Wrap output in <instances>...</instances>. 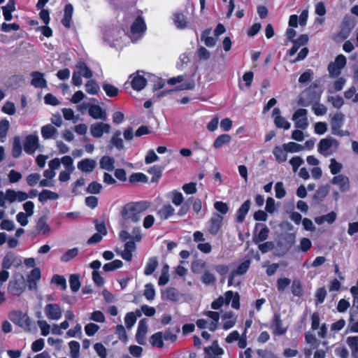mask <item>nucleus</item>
<instances>
[{"label":"nucleus","mask_w":358,"mask_h":358,"mask_svg":"<svg viewBox=\"0 0 358 358\" xmlns=\"http://www.w3.org/2000/svg\"><path fill=\"white\" fill-rule=\"evenodd\" d=\"M150 206V203L146 201L128 203L122 208V216L125 220L136 223L141 220V213Z\"/></svg>","instance_id":"nucleus-1"},{"label":"nucleus","mask_w":358,"mask_h":358,"mask_svg":"<svg viewBox=\"0 0 358 358\" xmlns=\"http://www.w3.org/2000/svg\"><path fill=\"white\" fill-rule=\"evenodd\" d=\"M225 297L220 296L211 303V308L214 310L220 309L224 303L229 305L231 302V307L234 309L240 308V295L238 292L233 291H227L224 294Z\"/></svg>","instance_id":"nucleus-2"},{"label":"nucleus","mask_w":358,"mask_h":358,"mask_svg":"<svg viewBox=\"0 0 358 358\" xmlns=\"http://www.w3.org/2000/svg\"><path fill=\"white\" fill-rule=\"evenodd\" d=\"M8 317L18 327L25 330L31 329V320L27 313H24L21 310H13L9 313Z\"/></svg>","instance_id":"nucleus-3"},{"label":"nucleus","mask_w":358,"mask_h":358,"mask_svg":"<svg viewBox=\"0 0 358 358\" xmlns=\"http://www.w3.org/2000/svg\"><path fill=\"white\" fill-rule=\"evenodd\" d=\"M347 63L346 57L343 55H338L334 62H330L327 69L331 77L336 78L341 74V70Z\"/></svg>","instance_id":"nucleus-4"},{"label":"nucleus","mask_w":358,"mask_h":358,"mask_svg":"<svg viewBox=\"0 0 358 358\" xmlns=\"http://www.w3.org/2000/svg\"><path fill=\"white\" fill-rule=\"evenodd\" d=\"M332 146H334L336 149L338 148L339 143L336 139L331 137L322 138L318 143L317 151L320 154L327 157L332 153L328 152Z\"/></svg>","instance_id":"nucleus-5"},{"label":"nucleus","mask_w":358,"mask_h":358,"mask_svg":"<svg viewBox=\"0 0 358 358\" xmlns=\"http://www.w3.org/2000/svg\"><path fill=\"white\" fill-rule=\"evenodd\" d=\"M250 260L246 259L241 263L235 269L232 270L228 278V287L234 285V278L237 275H243L247 273L250 266Z\"/></svg>","instance_id":"nucleus-6"},{"label":"nucleus","mask_w":358,"mask_h":358,"mask_svg":"<svg viewBox=\"0 0 358 358\" xmlns=\"http://www.w3.org/2000/svg\"><path fill=\"white\" fill-rule=\"evenodd\" d=\"M308 111L304 108L297 109L292 116V120L295 121V127L298 129H306L308 126L307 118Z\"/></svg>","instance_id":"nucleus-7"},{"label":"nucleus","mask_w":358,"mask_h":358,"mask_svg":"<svg viewBox=\"0 0 358 358\" xmlns=\"http://www.w3.org/2000/svg\"><path fill=\"white\" fill-rule=\"evenodd\" d=\"M44 310L45 315L49 320H58L62 316V308L57 303H48Z\"/></svg>","instance_id":"nucleus-8"},{"label":"nucleus","mask_w":358,"mask_h":358,"mask_svg":"<svg viewBox=\"0 0 358 358\" xmlns=\"http://www.w3.org/2000/svg\"><path fill=\"white\" fill-rule=\"evenodd\" d=\"M110 125L103 122H96L90 126V133L94 138H101L104 133L110 131Z\"/></svg>","instance_id":"nucleus-9"},{"label":"nucleus","mask_w":358,"mask_h":358,"mask_svg":"<svg viewBox=\"0 0 358 358\" xmlns=\"http://www.w3.org/2000/svg\"><path fill=\"white\" fill-rule=\"evenodd\" d=\"M86 106L88 107V114L93 119L103 121L106 120V112L99 105L87 103Z\"/></svg>","instance_id":"nucleus-10"},{"label":"nucleus","mask_w":358,"mask_h":358,"mask_svg":"<svg viewBox=\"0 0 358 358\" xmlns=\"http://www.w3.org/2000/svg\"><path fill=\"white\" fill-rule=\"evenodd\" d=\"M271 328L275 335H283L287 332V327L283 326L281 315L279 313H274L271 321Z\"/></svg>","instance_id":"nucleus-11"},{"label":"nucleus","mask_w":358,"mask_h":358,"mask_svg":"<svg viewBox=\"0 0 358 358\" xmlns=\"http://www.w3.org/2000/svg\"><path fill=\"white\" fill-rule=\"evenodd\" d=\"M38 147V138L36 135H28L24 143V150L26 153L32 155Z\"/></svg>","instance_id":"nucleus-12"},{"label":"nucleus","mask_w":358,"mask_h":358,"mask_svg":"<svg viewBox=\"0 0 358 358\" xmlns=\"http://www.w3.org/2000/svg\"><path fill=\"white\" fill-rule=\"evenodd\" d=\"M223 221V217L219 214H214L208 222V231L212 235L219 232Z\"/></svg>","instance_id":"nucleus-13"},{"label":"nucleus","mask_w":358,"mask_h":358,"mask_svg":"<svg viewBox=\"0 0 358 358\" xmlns=\"http://www.w3.org/2000/svg\"><path fill=\"white\" fill-rule=\"evenodd\" d=\"M203 350L206 358H217L224 354V350L219 346L217 340L213 341L210 346L205 347Z\"/></svg>","instance_id":"nucleus-14"},{"label":"nucleus","mask_w":358,"mask_h":358,"mask_svg":"<svg viewBox=\"0 0 358 358\" xmlns=\"http://www.w3.org/2000/svg\"><path fill=\"white\" fill-rule=\"evenodd\" d=\"M20 264L21 260L16 257L15 254L13 252H8L2 260L1 267L3 269H9L12 266L17 267Z\"/></svg>","instance_id":"nucleus-15"},{"label":"nucleus","mask_w":358,"mask_h":358,"mask_svg":"<svg viewBox=\"0 0 358 358\" xmlns=\"http://www.w3.org/2000/svg\"><path fill=\"white\" fill-rule=\"evenodd\" d=\"M147 29L146 23L142 15H138L131 25V32L138 34L145 32Z\"/></svg>","instance_id":"nucleus-16"},{"label":"nucleus","mask_w":358,"mask_h":358,"mask_svg":"<svg viewBox=\"0 0 358 358\" xmlns=\"http://www.w3.org/2000/svg\"><path fill=\"white\" fill-rule=\"evenodd\" d=\"M148 331V326L145 319H142L138 322L137 331L136 334V342L140 345L145 344V335Z\"/></svg>","instance_id":"nucleus-17"},{"label":"nucleus","mask_w":358,"mask_h":358,"mask_svg":"<svg viewBox=\"0 0 358 358\" xmlns=\"http://www.w3.org/2000/svg\"><path fill=\"white\" fill-rule=\"evenodd\" d=\"M139 71H137L136 73H134L130 76L131 85L134 90L141 91L145 88L147 85V80L144 78L143 76L138 74Z\"/></svg>","instance_id":"nucleus-18"},{"label":"nucleus","mask_w":358,"mask_h":358,"mask_svg":"<svg viewBox=\"0 0 358 358\" xmlns=\"http://www.w3.org/2000/svg\"><path fill=\"white\" fill-rule=\"evenodd\" d=\"M331 183L334 185H338L339 189L342 192H345L350 189V180L349 178L344 175L335 176L331 179Z\"/></svg>","instance_id":"nucleus-19"},{"label":"nucleus","mask_w":358,"mask_h":358,"mask_svg":"<svg viewBox=\"0 0 358 358\" xmlns=\"http://www.w3.org/2000/svg\"><path fill=\"white\" fill-rule=\"evenodd\" d=\"M251 202L249 199L243 202V203L238 209L236 215V222L242 223L245 220V216L250 210Z\"/></svg>","instance_id":"nucleus-20"},{"label":"nucleus","mask_w":358,"mask_h":358,"mask_svg":"<svg viewBox=\"0 0 358 358\" xmlns=\"http://www.w3.org/2000/svg\"><path fill=\"white\" fill-rule=\"evenodd\" d=\"M345 115L342 113H336L331 118L330 124L331 133L339 130L343 124Z\"/></svg>","instance_id":"nucleus-21"},{"label":"nucleus","mask_w":358,"mask_h":358,"mask_svg":"<svg viewBox=\"0 0 358 358\" xmlns=\"http://www.w3.org/2000/svg\"><path fill=\"white\" fill-rule=\"evenodd\" d=\"M31 76L32 77L31 83L35 87L43 88L47 86V82L43 77V73L39 71H33Z\"/></svg>","instance_id":"nucleus-22"},{"label":"nucleus","mask_w":358,"mask_h":358,"mask_svg":"<svg viewBox=\"0 0 358 358\" xmlns=\"http://www.w3.org/2000/svg\"><path fill=\"white\" fill-rule=\"evenodd\" d=\"M96 166V162L92 159L86 158L78 163V169L83 172H92Z\"/></svg>","instance_id":"nucleus-23"},{"label":"nucleus","mask_w":358,"mask_h":358,"mask_svg":"<svg viewBox=\"0 0 358 358\" xmlns=\"http://www.w3.org/2000/svg\"><path fill=\"white\" fill-rule=\"evenodd\" d=\"M121 131L120 130L116 131L112 136L109 147L111 148L115 147L117 150L120 151L124 150V142L122 138H120Z\"/></svg>","instance_id":"nucleus-24"},{"label":"nucleus","mask_w":358,"mask_h":358,"mask_svg":"<svg viewBox=\"0 0 358 358\" xmlns=\"http://www.w3.org/2000/svg\"><path fill=\"white\" fill-rule=\"evenodd\" d=\"M64 13L62 20V24L66 28H70L71 25V19L73 12V7L71 3H67L64 7Z\"/></svg>","instance_id":"nucleus-25"},{"label":"nucleus","mask_w":358,"mask_h":358,"mask_svg":"<svg viewBox=\"0 0 358 358\" xmlns=\"http://www.w3.org/2000/svg\"><path fill=\"white\" fill-rule=\"evenodd\" d=\"M173 20L178 29H183L187 26V17L181 12H176L173 15Z\"/></svg>","instance_id":"nucleus-26"},{"label":"nucleus","mask_w":358,"mask_h":358,"mask_svg":"<svg viewBox=\"0 0 358 358\" xmlns=\"http://www.w3.org/2000/svg\"><path fill=\"white\" fill-rule=\"evenodd\" d=\"M259 226H260V224H256L255 229H257ZM261 226L262 227V228L260 229L259 233L257 234L254 235L253 239L255 243L264 241L268 237V228L265 224H261Z\"/></svg>","instance_id":"nucleus-27"},{"label":"nucleus","mask_w":358,"mask_h":358,"mask_svg":"<svg viewBox=\"0 0 358 358\" xmlns=\"http://www.w3.org/2000/svg\"><path fill=\"white\" fill-rule=\"evenodd\" d=\"M115 160L113 157L103 156L99 161L100 168L108 171H112L115 167Z\"/></svg>","instance_id":"nucleus-28"},{"label":"nucleus","mask_w":358,"mask_h":358,"mask_svg":"<svg viewBox=\"0 0 358 358\" xmlns=\"http://www.w3.org/2000/svg\"><path fill=\"white\" fill-rule=\"evenodd\" d=\"M141 311L136 310V312H129L124 317V322L127 329L131 328L136 323L137 317L141 316Z\"/></svg>","instance_id":"nucleus-29"},{"label":"nucleus","mask_w":358,"mask_h":358,"mask_svg":"<svg viewBox=\"0 0 358 358\" xmlns=\"http://www.w3.org/2000/svg\"><path fill=\"white\" fill-rule=\"evenodd\" d=\"M174 213L175 209L171 204H165L157 211V215L162 220H168Z\"/></svg>","instance_id":"nucleus-30"},{"label":"nucleus","mask_w":358,"mask_h":358,"mask_svg":"<svg viewBox=\"0 0 358 358\" xmlns=\"http://www.w3.org/2000/svg\"><path fill=\"white\" fill-rule=\"evenodd\" d=\"M36 230L38 233L42 232L43 234H48L50 231V227L47 223V217L41 216L36 222Z\"/></svg>","instance_id":"nucleus-31"},{"label":"nucleus","mask_w":358,"mask_h":358,"mask_svg":"<svg viewBox=\"0 0 358 358\" xmlns=\"http://www.w3.org/2000/svg\"><path fill=\"white\" fill-rule=\"evenodd\" d=\"M158 264V260L156 257L149 258L144 269V274L145 275H152L157 268Z\"/></svg>","instance_id":"nucleus-32"},{"label":"nucleus","mask_w":358,"mask_h":358,"mask_svg":"<svg viewBox=\"0 0 358 358\" xmlns=\"http://www.w3.org/2000/svg\"><path fill=\"white\" fill-rule=\"evenodd\" d=\"M76 67L78 70V73L84 78L90 79L93 76L92 70L84 62H78Z\"/></svg>","instance_id":"nucleus-33"},{"label":"nucleus","mask_w":358,"mask_h":358,"mask_svg":"<svg viewBox=\"0 0 358 358\" xmlns=\"http://www.w3.org/2000/svg\"><path fill=\"white\" fill-rule=\"evenodd\" d=\"M222 319L224 320L222 327L225 330L232 328L236 323V319L234 318V314L231 311L226 312L223 315Z\"/></svg>","instance_id":"nucleus-34"},{"label":"nucleus","mask_w":358,"mask_h":358,"mask_svg":"<svg viewBox=\"0 0 358 358\" xmlns=\"http://www.w3.org/2000/svg\"><path fill=\"white\" fill-rule=\"evenodd\" d=\"M194 88V82H192V81H191V82H185V83H182L179 86L176 87L175 89L162 92L159 94V96H165V95H166L168 94H170L172 92H174V91H176V90H193Z\"/></svg>","instance_id":"nucleus-35"},{"label":"nucleus","mask_w":358,"mask_h":358,"mask_svg":"<svg viewBox=\"0 0 358 358\" xmlns=\"http://www.w3.org/2000/svg\"><path fill=\"white\" fill-rule=\"evenodd\" d=\"M164 168L162 166L154 165L149 168L148 172L152 175L151 178L152 182H157L162 176Z\"/></svg>","instance_id":"nucleus-36"},{"label":"nucleus","mask_w":358,"mask_h":358,"mask_svg":"<svg viewBox=\"0 0 358 358\" xmlns=\"http://www.w3.org/2000/svg\"><path fill=\"white\" fill-rule=\"evenodd\" d=\"M150 344L153 347L162 348L164 347V338L163 333L162 331H158L153 334L150 338Z\"/></svg>","instance_id":"nucleus-37"},{"label":"nucleus","mask_w":358,"mask_h":358,"mask_svg":"<svg viewBox=\"0 0 358 358\" xmlns=\"http://www.w3.org/2000/svg\"><path fill=\"white\" fill-rule=\"evenodd\" d=\"M57 130L52 124H46L41 128V135L44 139H50L54 137Z\"/></svg>","instance_id":"nucleus-38"},{"label":"nucleus","mask_w":358,"mask_h":358,"mask_svg":"<svg viewBox=\"0 0 358 358\" xmlns=\"http://www.w3.org/2000/svg\"><path fill=\"white\" fill-rule=\"evenodd\" d=\"M59 198V195L57 193L52 192L48 189H43L38 194V201L40 202H44L48 199L55 200Z\"/></svg>","instance_id":"nucleus-39"},{"label":"nucleus","mask_w":358,"mask_h":358,"mask_svg":"<svg viewBox=\"0 0 358 358\" xmlns=\"http://www.w3.org/2000/svg\"><path fill=\"white\" fill-rule=\"evenodd\" d=\"M291 291L292 294L295 296L301 297L303 296V289L301 282L299 279H294L292 282Z\"/></svg>","instance_id":"nucleus-40"},{"label":"nucleus","mask_w":358,"mask_h":358,"mask_svg":"<svg viewBox=\"0 0 358 358\" xmlns=\"http://www.w3.org/2000/svg\"><path fill=\"white\" fill-rule=\"evenodd\" d=\"M273 153L278 162L282 163L287 160V151L284 147L282 148L280 146H275L273 148Z\"/></svg>","instance_id":"nucleus-41"},{"label":"nucleus","mask_w":358,"mask_h":358,"mask_svg":"<svg viewBox=\"0 0 358 358\" xmlns=\"http://www.w3.org/2000/svg\"><path fill=\"white\" fill-rule=\"evenodd\" d=\"M231 141V136L224 134L218 136L213 143V147L216 149L222 148L224 145L229 143Z\"/></svg>","instance_id":"nucleus-42"},{"label":"nucleus","mask_w":358,"mask_h":358,"mask_svg":"<svg viewBox=\"0 0 358 358\" xmlns=\"http://www.w3.org/2000/svg\"><path fill=\"white\" fill-rule=\"evenodd\" d=\"M201 280L205 285H212L216 282L217 279L214 273L206 270L203 272Z\"/></svg>","instance_id":"nucleus-43"},{"label":"nucleus","mask_w":358,"mask_h":358,"mask_svg":"<svg viewBox=\"0 0 358 358\" xmlns=\"http://www.w3.org/2000/svg\"><path fill=\"white\" fill-rule=\"evenodd\" d=\"M70 288L73 292H78L80 288V281L79 274H71L69 277Z\"/></svg>","instance_id":"nucleus-44"},{"label":"nucleus","mask_w":358,"mask_h":358,"mask_svg":"<svg viewBox=\"0 0 358 358\" xmlns=\"http://www.w3.org/2000/svg\"><path fill=\"white\" fill-rule=\"evenodd\" d=\"M215 271L220 275V282L225 281V275L229 271V266L225 264H216L214 266Z\"/></svg>","instance_id":"nucleus-45"},{"label":"nucleus","mask_w":358,"mask_h":358,"mask_svg":"<svg viewBox=\"0 0 358 358\" xmlns=\"http://www.w3.org/2000/svg\"><path fill=\"white\" fill-rule=\"evenodd\" d=\"M22 144L20 137L15 136L13 140L12 148V155L15 158H17L22 154Z\"/></svg>","instance_id":"nucleus-46"},{"label":"nucleus","mask_w":358,"mask_h":358,"mask_svg":"<svg viewBox=\"0 0 358 358\" xmlns=\"http://www.w3.org/2000/svg\"><path fill=\"white\" fill-rule=\"evenodd\" d=\"M336 219V213L334 211H331L327 215L320 216L315 219V222L320 224L323 223L324 221H327L329 224H332Z\"/></svg>","instance_id":"nucleus-47"},{"label":"nucleus","mask_w":358,"mask_h":358,"mask_svg":"<svg viewBox=\"0 0 358 358\" xmlns=\"http://www.w3.org/2000/svg\"><path fill=\"white\" fill-rule=\"evenodd\" d=\"M123 266V262L120 259L113 260L111 262L106 263L103 265V269L106 272L114 271L120 268Z\"/></svg>","instance_id":"nucleus-48"},{"label":"nucleus","mask_w":358,"mask_h":358,"mask_svg":"<svg viewBox=\"0 0 358 358\" xmlns=\"http://www.w3.org/2000/svg\"><path fill=\"white\" fill-rule=\"evenodd\" d=\"M353 301H352V308L350 311V319L349 322H352L355 320H356L357 316L358 315V295H352Z\"/></svg>","instance_id":"nucleus-49"},{"label":"nucleus","mask_w":358,"mask_h":358,"mask_svg":"<svg viewBox=\"0 0 358 358\" xmlns=\"http://www.w3.org/2000/svg\"><path fill=\"white\" fill-rule=\"evenodd\" d=\"M85 90L90 94H96L99 90V86L94 80H90L85 84Z\"/></svg>","instance_id":"nucleus-50"},{"label":"nucleus","mask_w":358,"mask_h":358,"mask_svg":"<svg viewBox=\"0 0 358 358\" xmlns=\"http://www.w3.org/2000/svg\"><path fill=\"white\" fill-rule=\"evenodd\" d=\"M210 32V29H206L201 34V40L204 41L205 45L208 48L213 47L216 43V40L213 37L208 36Z\"/></svg>","instance_id":"nucleus-51"},{"label":"nucleus","mask_w":358,"mask_h":358,"mask_svg":"<svg viewBox=\"0 0 358 358\" xmlns=\"http://www.w3.org/2000/svg\"><path fill=\"white\" fill-rule=\"evenodd\" d=\"M69 346L70 348L71 357L78 358L80 348L79 342L76 341H71L69 343Z\"/></svg>","instance_id":"nucleus-52"},{"label":"nucleus","mask_w":358,"mask_h":358,"mask_svg":"<svg viewBox=\"0 0 358 358\" xmlns=\"http://www.w3.org/2000/svg\"><path fill=\"white\" fill-rule=\"evenodd\" d=\"M51 282L59 286L62 290L66 289V280L63 275H60L58 274L54 275L51 280Z\"/></svg>","instance_id":"nucleus-53"},{"label":"nucleus","mask_w":358,"mask_h":358,"mask_svg":"<svg viewBox=\"0 0 358 358\" xmlns=\"http://www.w3.org/2000/svg\"><path fill=\"white\" fill-rule=\"evenodd\" d=\"M102 87L106 95L110 97H115L118 94V88L111 84L104 83Z\"/></svg>","instance_id":"nucleus-54"},{"label":"nucleus","mask_w":358,"mask_h":358,"mask_svg":"<svg viewBox=\"0 0 358 358\" xmlns=\"http://www.w3.org/2000/svg\"><path fill=\"white\" fill-rule=\"evenodd\" d=\"M131 183L134 182H147L148 179L146 175L143 173H134L129 178Z\"/></svg>","instance_id":"nucleus-55"},{"label":"nucleus","mask_w":358,"mask_h":358,"mask_svg":"<svg viewBox=\"0 0 358 358\" xmlns=\"http://www.w3.org/2000/svg\"><path fill=\"white\" fill-rule=\"evenodd\" d=\"M274 123L278 128H283L285 130L290 128V123L281 115H277L275 117Z\"/></svg>","instance_id":"nucleus-56"},{"label":"nucleus","mask_w":358,"mask_h":358,"mask_svg":"<svg viewBox=\"0 0 358 358\" xmlns=\"http://www.w3.org/2000/svg\"><path fill=\"white\" fill-rule=\"evenodd\" d=\"M78 254L77 248L68 250L61 257V261L68 262L75 258Z\"/></svg>","instance_id":"nucleus-57"},{"label":"nucleus","mask_w":358,"mask_h":358,"mask_svg":"<svg viewBox=\"0 0 358 358\" xmlns=\"http://www.w3.org/2000/svg\"><path fill=\"white\" fill-rule=\"evenodd\" d=\"M164 294L166 298L172 301H176L178 299V291L174 287H169L166 289Z\"/></svg>","instance_id":"nucleus-58"},{"label":"nucleus","mask_w":358,"mask_h":358,"mask_svg":"<svg viewBox=\"0 0 358 358\" xmlns=\"http://www.w3.org/2000/svg\"><path fill=\"white\" fill-rule=\"evenodd\" d=\"M143 295L148 301L154 299L155 296V290L154 286L151 283H148L145 285Z\"/></svg>","instance_id":"nucleus-59"},{"label":"nucleus","mask_w":358,"mask_h":358,"mask_svg":"<svg viewBox=\"0 0 358 358\" xmlns=\"http://www.w3.org/2000/svg\"><path fill=\"white\" fill-rule=\"evenodd\" d=\"M327 296V291L324 287H320L317 289L315 293V303L317 305L321 304L324 301Z\"/></svg>","instance_id":"nucleus-60"},{"label":"nucleus","mask_w":358,"mask_h":358,"mask_svg":"<svg viewBox=\"0 0 358 358\" xmlns=\"http://www.w3.org/2000/svg\"><path fill=\"white\" fill-rule=\"evenodd\" d=\"M115 334H117L118 338L121 341H122L124 343H126L127 341L128 336H127L126 330H125L124 327H123V325L117 324L116 326Z\"/></svg>","instance_id":"nucleus-61"},{"label":"nucleus","mask_w":358,"mask_h":358,"mask_svg":"<svg viewBox=\"0 0 358 358\" xmlns=\"http://www.w3.org/2000/svg\"><path fill=\"white\" fill-rule=\"evenodd\" d=\"M285 150L289 152H298L303 149V146L294 142H289L283 145Z\"/></svg>","instance_id":"nucleus-62"},{"label":"nucleus","mask_w":358,"mask_h":358,"mask_svg":"<svg viewBox=\"0 0 358 358\" xmlns=\"http://www.w3.org/2000/svg\"><path fill=\"white\" fill-rule=\"evenodd\" d=\"M291 280L287 278H280L277 280V289L279 292H282L290 285Z\"/></svg>","instance_id":"nucleus-63"},{"label":"nucleus","mask_w":358,"mask_h":358,"mask_svg":"<svg viewBox=\"0 0 358 358\" xmlns=\"http://www.w3.org/2000/svg\"><path fill=\"white\" fill-rule=\"evenodd\" d=\"M1 111L9 115H14L16 112L15 104L11 101H6L3 106Z\"/></svg>","instance_id":"nucleus-64"}]
</instances>
